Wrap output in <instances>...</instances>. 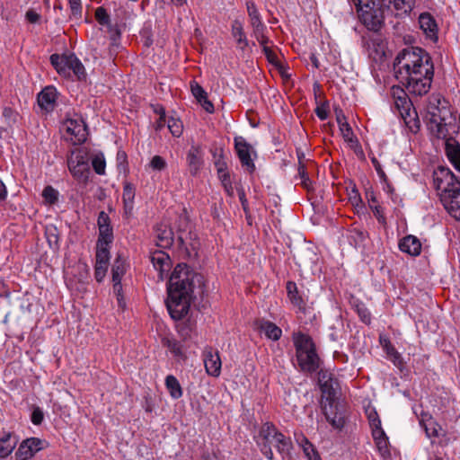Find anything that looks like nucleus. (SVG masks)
Segmentation results:
<instances>
[{
  "mask_svg": "<svg viewBox=\"0 0 460 460\" xmlns=\"http://www.w3.org/2000/svg\"><path fill=\"white\" fill-rule=\"evenodd\" d=\"M135 198V190L129 183L125 184L122 199L126 213H130L133 209V201Z\"/></svg>",
  "mask_w": 460,
  "mask_h": 460,
  "instance_id": "obj_30",
  "label": "nucleus"
},
{
  "mask_svg": "<svg viewBox=\"0 0 460 460\" xmlns=\"http://www.w3.org/2000/svg\"><path fill=\"white\" fill-rule=\"evenodd\" d=\"M17 439L12 435L7 433L0 438V457L4 458L8 456L14 447H16Z\"/></svg>",
  "mask_w": 460,
  "mask_h": 460,
  "instance_id": "obj_23",
  "label": "nucleus"
},
{
  "mask_svg": "<svg viewBox=\"0 0 460 460\" xmlns=\"http://www.w3.org/2000/svg\"><path fill=\"white\" fill-rule=\"evenodd\" d=\"M221 182H222V185L225 189V190L226 191V193L229 195V196H233L234 195V189H233V186H232V182H231V180H230V175L228 172H224L223 174H220V177H219Z\"/></svg>",
  "mask_w": 460,
  "mask_h": 460,
  "instance_id": "obj_48",
  "label": "nucleus"
},
{
  "mask_svg": "<svg viewBox=\"0 0 460 460\" xmlns=\"http://www.w3.org/2000/svg\"><path fill=\"white\" fill-rule=\"evenodd\" d=\"M73 71L79 80L85 78V69L82 62L75 54H70L69 72Z\"/></svg>",
  "mask_w": 460,
  "mask_h": 460,
  "instance_id": "obj_32",
  "label": "nucleus"
},
{
  "mask_svg": "<svg viewBox=\"0 0 460 460\" xmlns=\"http://www.w3.org/2000/svg\"><path fill=\"white\" fill-rule=\"evenodd\" d=\"M393 96L394 98L395 109L403 119L404 122L408 125L410 121L408 119L411 117V102L407 93L400 87L393 88Z\"/></svg>",
  "mask_w": 460,
  "mask_h": 460,
  "instance_id": "obj_9",
  "label": "nucleus"
},
{
  "mask_svg": "<svg viewBox=\"0 0 460 460\" xmlns=\"http://www.w3.org/2000/svg\"><path fill=\"white\" fill-rule=\"evenodd\" d=\"M42 197L49 204H54L58 201V192L52 186H47L42 191Z\"/></svg>",
  "mask_w": 460,
  "mask_h": 460,
  "instance_id": "obj_41",
  "label": "nucleus"
},
{
  "mask_svg": "<svg viewBox=\"0 0 460 460\" xmlns=\"http://www.w3.org/2000/svg\"><path fill=\"white\" fill-rule=\"evenodd\" d=\"M446 154L455 168L460 172V144L453 137L446 140Z\"/></svg>",
  "mask_w": 460,
  "mask_h": 460,
  "instance_id": "obj_18",
  "label": "nucleus"
},
{
  "mask_svg": "<svg viewBox=\"0 0 460 460\" xmlns=\"http://www.w3.org/2000/svg\"><path fill=\"white\" fill-rule=\"evenodd\" d=\"M287 291L291 303L300 310L305 309V302L303 298L298 296L297 288L295 282L288 281L287 283Z\"/></svg>",
  "mask_w": 460,
  "mask_h": 460,
  "instance_id": "obj_27",
  "label": "nucleus"
},
{
  "mask_svg": "<svg viewBox=\"0 0 460 460\" xmlns=\"http://www.w3.org/2000/svg\"><path fill=\"white\" fill-rule=\"evenodd\" d=\"M149 166L154 171L162 172V171L166 169L167 163H166L165 159L163 158L162 156L155 155V156L152 157V159H151V161L149 163Z\"/></svg>",
  "mask_w": 460,
  "mask_h": 460,
  "instance_id": "obj_42",
  "label": "nucleus"
},
{
  "mask_svg": "<svg viewBox=\"0 0 460 460\" xmlns=\"http://www.w3.org/2000/svg\"><path fill=\"white\" fill-rule=\"evenodd\" d=\"M46 441L38 438H30L23 440L16 451V457L20 460H28L37 452L44 448Z\"/></svg>",
  "mask_w": 460,
  "mask_h": 460,
  "instance_id": "obj_8",
  "label": "nucleus"
},
{
  "mask_svg": "<svg viewBox=\"0 0 460 460\" xmlns=\"http://www.w3.org/2000/svg\"><path fill=\"white\" fill-rule=\"evenodd\" d=\"M95 17L99 23L104 25L110 21L109 14L103 7H99L95 11Z\"/></svg>",
  "mask_w": 460,
  "mask_h": 460,
  "instance_id": "obj_54",
  "label": "nucleus"
},
{
  "mask_svg": "<svg viewBox=\"0 0 460 460\" xmlns=\"http://www.w3.org/2000/svg\"><path fill=\"white\" fill-rule=\"evenodd\" d=\"M339 128L342 134V137H344V139L346 141H349V142L354 141V134H353L352 128H350V126L349 125L348 122L341 123Z\"/></svg>",
  "mask_w": 460,
  "mask_h": 460,
  "instance_id": "obj_46",
  "label": "nucleus"
},
{
  "mask_svg": "<svg viewBox=\"0 0 460 460\" xmlns=\"http://www.w3.org/2000/svg\"><path fill=\"white\" fill-rule=\"evenodd\" d=\"M72 14L76 17L82 15V3L81 0H68Z\"/></svg>",
  "mask_w": 460,
  "mask_h": 460,
  "instance_id": "obj_57",
  "label": "nucleus"
},
{
  "mask_svg": "<svg viewBox=\"0 0 460 460\" xmlns=\"http://www.w3.org/2000/svg\"><path fill=\"white\" fill-rule=\"evenodd\" d=\"M108 269V264L97 263L95 264L94 276L98 282H102L104 279Z\"/></svg>",
  "mask_w": 460,
  "mask_h": 460,
  "instance_id": "obj_50",
  "label": "nucleus"
},
{
  "mask_svg": "<svg viewBox=\"0 0 460 460\" xmlns=\"http://www.w3.org/2000/svg\"><path fill=\"white\" fill-rule=\"evenodd\" d=\"M151 262L154 268L159 273V279H164V273L167 272L171 267V259L167 253L162 251H155L152 253Z\"/></svg>",
  "mask_w": 460,
  "mask_h": 460,
  "instance_id": "obj_13",
  "label": "nucleus"
},
{
  "mask_svg": "<svg viewBox=\"0 0 460 460\" xmlns=\"http://www.w3.org/2000/svg\"><path fill=\"white\" fill-rule=\"evenodd\" d=\"M204 365L207 373L212 376H218L221 373V359L219 353L211 347H208L204 350Z\"/></svg>",
  "mask_w": 460,
  "mask_h": 460,
  "instance_id": "obj_11",
  "label": "nucleus"
},
{
  "mask_svg": "<svg viewBox=\"0 0 460 460\" xmlns=\"http://www.w3.org/2000/svg\"><path fill=\"white\" fill-rule=\"evenodd\" d=\"M328 404L323 403L322 409L327 421L335 429H341L344 426V419L341 414L332 411V407L328 409Z\"/></svg>",
  "mask_w": 460,
  "mask_h": 460,
  "instance_id": "obj_24",
  "label": "nucleus"
},
{
  "mask_svg": "<svg viewBox=\"0 0 460 460\" xmlns=\"http://www.w3.org/2000/svg\"><path fill=\"white\" fill-rule=\"evenodd\" d=\"M110 223H111V220H110L108 214L105 213L104 211H101L99 213L98 220H97L98 227L102 228V227L111 226Z\"/></svg>",
  "mask_w": 460,
  "mask_h": 460,
  "instance_id": "obj_59",
  "label": "nucleus"
},
{
  "mask_svg": "<svg viewBox=\"0 0 460 460\" xmlns=\"http://www.w3.org/2000/svg\"><path fill=\"white\" fill-rule=\"evenodd\" d=\"M58 93L55 87L47 86L38 94L39 106L46 111H52L56 106Z\"/></svg>",
  "mask_w": 460,
  "mask_h": 460,
  "instance_id": "obj_12",
  "label": "nucleus"
},
{
  "mask_svg": "<svg viewBox=\"0 0 460 460\" xmlns=\"http://www.w3.org/2000/svg\"><path fill=\"white\" fill-rule=\"evenodd\" d=\"M334 378L332 377V375L329 373L328 371L321 370L318 373V383L320 387L323 385H327L328 383H332Z\"/></svg>",
  "mask_w": 460,
  "mask_h": 460,
  "instance_id": "obj_56",
  "label": "nucleus"
},
{
  "mask_svg": "<svg viewBox=\"0 0 460 460\" xmlns=\"http://www.w3.org/2000/svg\"><path fill=\"white\" fill-rule=\"evenodd\" d=\"M126 272V264L119 257L117 258L112 265L111 274L112 281L121 282V278Z\"/></svg>",
  "mask_w": 460,
  "mask_h": 460,
  "instance_id": "obj_34",
  "label": "nucleus"
},
{
  "mask_svg": "<svg viewBox=\"0 0 460 460\" xmlns=\"http://www.w3.org/2000/svg\"><path fill=\"white\" fill-rule=\"evenodd\" d=\"M190 172L196 175L202 166V149L200 146L192 145L187 154Z\"/></svg>",
  "mask_w": 460,
  "mask_h": 460,
  "instance_id": "obj_15",
  "label": "nucleus"
},
{
  "mask_svg": "<svg viewBox=\"0 0 460 460\" xmlns=\"http://www.w3.org/2000/svg\"><path fill=\"white\" fill-rule=\"evenodd\" d=\"M389 4H394L396 10L411 11L414 4V0H388Z\"/></svg>",
  "mask_w": 460,
  "mask_h": 460,
  "instance_id": "obj_43",
  "label": "nucleus"
},
{
  "mask_svg": "<svg viewBox=\"0 0 460 460\" xmlns=\"http://www.w3.org/2000/svg\"><path fill=\"white\" fill-rule=\"evenodd\" d=\"M429 128L432 133L438 138H446L447 135V128L446 124L443 123V119L440 118L433 117L430 119Z\"/></svg>",
  "mask_w": 460,
  "mask_h": 460,
  "instance_id": "obj_28",
  "label": "nucleus"
},
{
  "mask_svg": "<svg viewBox=\"0 0 460 460\" xmlns=\"http://www.w3.org/2000/svg\"><path fill=\"white\" fill-rule=\"evenodd\" d=\"M258 444L262 454L269 460H273L272 447L282 455L288 454L292 447L290 438H286L270 423H265L261 426L258 434Z\"/></svg>",
  "mask_w": 460,
  "mask_h": 460,
  "instance_id": "obj_4",
  "label": "nucleus"
},
{
  "mask_svg": "<svg viewBox=\"0 0 460 460\" xmlns=\"http://www.w3.org/2000/svg\"><path fill=\"white\" fill-rule=\"evenodd\" d=\"M298 177L301 180L300 184L303 186V188H305L308 191L313 190V181L310 180L308 176V172L306 171L305 166L301 164L298 168Z\"/></svg>",
  "mask_w": 460,
  "mask_h": 460,
  "instance_id": "obj_38",
  "label": "nucleus"
},
{
  "mask_svg": "<svg viewBox=\"0 0 460 460\" xmlns=\"http://www.w3.org/2000/svg\"><path fill=\"white\" fill-rule=\"evenodd\" d=\"M262 50L270 63L277 66H281L277 54L270 47H265Z\"/></svg>",
  "mask_w": 460,
  "mask_h": 460,
  "instance_id": "obj_53",
  "label": "nucleus"
},
{
  "mask_svg": "<svg viewBox=\"0 0 460 460\" xmlns=\"http://www.w3.org/2000/svg\"><path fill=\"white\" fill-rule=\"evenodd\" d=\"M339 385L336 379L332 381V383H328L327 385H323L320 387L322 392L323 403H326L330 408L333 407V402L335 401L337 393H338Z\"/></svg>",
  "mask_w": 460,
  "mask_h": 460,
  "instance_id": "obj_21",
  "label": "nucleus"
},
{
  "mask_svg": "<svg viewBox=\"0 0 460 460\" xmlns=\"http://www.w3.org/2000/svg\"><path fill=\"white\" fill-rule=\"evenodd\" d=\"M66 134L74 145L82 144L86 140V125L81 119H69L65 122Z\"/></svg>",
  "mask_w": 460,
  "mask_h": 460,
  "instance_id": "obj_7",
  "label": "nucleus"
},
{
  "mask_svg": "<svg viewBox=\"0 0 460 460\" xmlns=\"http://www.w3.org/2000/svg\"><path fill=\"white\" fill-rule=\"evenodd\" d=\"M50 63L59 75L69 76L70 54H52Z\"/></svg>",
  "mask_w": 460,
  "mask_h": 460,
  "instance_id": "obj_19",
  "label": "nucleus"
},
{
  "mask_svg": "<svg viewBox=\"0 0 460 460\" xmlns=\"http://www.w3.org/2000/svg\"><path fill=\"white\" fill-rule=\"evenodd\" d=\"M190 88L193 96L197 99L198 102H201L200 99H204V96L207 95V93L204 91V89L196 82L191 83Z\"/></svg>",
  "mask_w": 460,
  "mask_h": 460,
  "instance_id": "obj_51",
  "label": "nucleus"
},
{
  "mask_svg": "<svg viewBox=\"0 0 460 460\" xmlns=\"http://www.w3.org/2000/svg\"><path fill=\"white\" fill-rule=\"evenodd\" d=\"M44 413L40 407H35L31 413V422L34 425H40L43 421Z\"/></svg>",
  "mask_w": 460,
  "mask_h": 460,
  "instance_id": "obj_58",
  "label": "nucleus"
},
{
  "mask_svg": "<svg viewBox=\"0 0 460 460\" xmlns=\"http://www.w3.org/2000/svg\"><path fill=\"white\" fill-rule=\"evenodd\" d=\"M296 358L303 371L314 372L319 367V357L312 339L304 333L293 335Z\"/></svg>",
  "mask_w": 460,
  "mask_h": 460,
  "instance_id": "obj_5",
  "label": "nucleus"
},
{
  "mask_svg": "<svg viewBox=\"0 0 460 460\" xmlns=\"http://www.w3.org/2000/svg\"><path fill=\"white\" fill-rule=\"evenodd\" d=\"M246 8L248 16L250 18L251 26H254L262 23L260 13L252 1H249L246 3Z\"/></svg>",
  "mask_w": 460,
  "mask_h": 460,
  "instance_id": "obj_36",
  "label": "nucleus"
},
{
  "mask_svg": "<svg viewBox=\"0 0 460 460\" xmlns=\"http://www.w3.org/2000/svg\"><path fill=\"white\" fill-rule=\"evenodd\" d=\"M384 349L386 352L389 359L394 363V365L402 370L404 367L403 358H402L401 354L396 350V349L392 345L390 341H386V343L384 344Z\"/></svg>",
  "mask_w": 460,
  "mask_h": 460,
  "instance_id": "obj_26",
  "label": "nucleus"
},
{
  "mask_svg": "<svg viewBox=\"0 0 460 460\" xmlns=\"http://www.w3.org/2000/svg\"><path fill=\"white\" fill-rule=\"evenodd\" d=\"M420 29L430 39H437L438 26L434 18L427 13H421L419 18Z\"/></svg>",
  "mask_w": 460,
  "mask_h": 460,
  "instance_id": "obj_20",
  "label": "nucleus"
},
{
  "mask_svg": "<svg viewBox=\"0 0 460 460\" xmlns=\"http://www.w3.org/2000/svg\"><path fill=\"white\" fill-rule=\"evenodd\" d=\"M425 431L428 437H438V429L435 427V423L430 421L429 425H425Z\"/></svg>",
  "mask_w": 460,
  "mask_h": 460,
  "instance_id": "obj_62",
  "label": "nucleus"
},
{
  "mask_svg": "<svg viewBox=\"0 0 460 460\" xmlns=\"http://www.w3.org/2000/svg\"><path fill=\"white\" fill-rule=\"evenodd\" d=\"M112 282H113V293L117 296L118 305L122 310H124L125 307H126V303L124 301V297H123V295H122V285H121V282H119V281H112Z\"/></svg>",
  "mask_w": 460,
  "mask_h": 460,
  "instance_id": "obj_44",
  "label": "nucleus"
},
{
  "mask_svg": "<svg viewBox=\"0 0 460 460\" xmlns=\"http://www.w3.org/2000/svg\"><path fill=\"white\" fill-rule=\"evenodd\" d=\"M110 245H105L102 243L96 244V262L108 264L110 260Z\"/></svg>",
  "mask_w": 460,
  "mask_h": 460,
  "instance_id": "obj_35",
  "label": "nucleus"
},
{
  "mask_svg": "<svg viewBox=\"0 0 460 460\" xmlns=\"http://www.w3.org/2000/svg\"><path fill=\"white\" fill-rule=\"evenodd\" d=\"M191 300V296H180L174 297L172 293H168L166 307L171 317L176 321L181 320L189 313Z\"/></svg>",
  "mask_w": 460,
  "mask_h": 460,
  "instance_id": "obj_6",
  "label": "nucleus"
},
{
  "mask_svg": "<svg viewBox=\"0 0 460 460\" xmlns=\"http://www.w3.org/2000/svg\"><path fill=\"white\" fill-rule=\"evenodd\" d=\"M357 312L362 322H364L367 324H369L371 322V315L367 307H365L364 305H357Z\"/></svg>",
  "mask_w": 460,
  "mask_h": 460,
  "instance_id": "obj_52",
  "label": "nucleus"
},
{
  "mask_svg": "<svg viewBox=\"0 0 460 460\" xmlns=\"http://www.w3.org/2000/svg\"><path fill=\"white\" fill-rule=\"evenodd\" d=\"M93 167L96 173L103 174L105 172V161L98 156L94 157L92 162Z\"/></svg>",
  "mask_w": 460,
  "mask_h": 460,
  "instance_id": "obj_55",
  "label": "nucleus"
},
{
  "mask_svg": "<svg viewBox=\"0 0 460 460\" xmlns=\"http://www.w3.org/2000/svg\"><path fill=\"white\" fill-rule=\"evenodd\" d=\"M305 446L304 447V452L307 456L308 460H321L319 454L314 449L313 445L306 438H305Z\"/></svg>",
  "mask_w": 460,
  "mask_h": 460,
  "instance_id": "obj_45",
  "label": "nucleus"
},
{
  "mask_svg": "<svg viewBox=\"0 0 460 460\" xmlns=\"http://www.w3.org/2000/svg\"><path fill=\"white\" fill-rule=\"evenodd\" d=\"M261 330L264 334L273 341H278L282 333V331L275 323L270 322H265L261 325Z\"/></svg>",
  "mask_w": 460,
  "mask_h": 460,
  "instance_id": "obj_31",
  "label": "nucleus"
},
{
  "mask_svg": "<svg viewBox=\"0 0 460 460\" xmlns=\"http://www.w3.org/2000/svg\"><path fill=\"white\" fill-rule=\"evenodd\" d=\"M396 79L409 93L422 96L431 87L434 66L429 54L419 47H409L398 53L394 62Z\"/></svg>",
  "mask_w": 460,
  "mask_h": 460,
  "instance_id": "obj_1",
  "label": "nucleus"
},
{
  "mask_svg": "<svg viewBox=\"0 0 460 460\" xmlns=\"http://www.w3.org/2000/svg\"><path fill=\"white\" fill-rule=\"evenodd\" d=\"M166 346L168 347L170 351L173 353L175 356L179 357L183 355L182 348L179 341L175 340H167Z\"/></svg>",
  "mask_w": 460,
  "mask_h": 460,
  "instance_id": "obj_49",
  "label": "nucleus"
},
{
  "mask_svg": "<svg viewBox=\"0 0 460 460\" xmlns=\"http://www.w3.org/2000/svg\"><path fill=\"white\" fill-rule=\"evenodd\" d=\"M113 240V232L111 226L99 228V237L97 243L110 245Z\"/></svg>",
  "mask_w": 460,
  "mask_h": 460,
  "instance_id": "obj_39",
  "label": "nucleus"
},
{
  "mask_svg": "<svg viewBox=\"0 0 460 460\" xmlns=\"http://www.w3.org/2000/svg\"><path fill=\"white\" fill-rule=\"evenodd\" d=\"M17 112L10 107H4L3 110V117L8 125L14 124L17 120Z\"/></svg>",
  "mask_w": 460,
  "mask_h": 460,
  "instance_id": "obj_47",
  "label": "nucleus"
},
{
  "mask_svg": "<svg viewBox=\"0 0 460 460\" xmlns=\"http://www.w3.org/2000/svg\"><path fill=\"white\" fill-rule=\"evenodd\" d=\"M189 226V221L186 217L181 216L179 217V234L177 236V241L179 243V246L181 248L188 249L187 240L188 236L184 235L182 232L187 230Z\"/></svg>",
  "mask_w": 460,
  "mask_h": 460,
  "instance_id": "obj_33",
  "label": "nucleus"
},
{
  "mask_svg": "<svg viewBox=\"0 0 460 460\" xmlns=\"http://www.w3.org/2000/svg\"><path fill=\"white\" fill-rule=\"evenodd\" d=\"M234 147L242 165L245 166L249 172H253L255 164L251 158V145L243 137H234Z\"/></svg>",
  "mask_w": 460,
  "mask_h": 460,
  "instance_id": "obj_10",
  "label": "nucleus"
},
{
  "mask_svg": "<svg viewBox=\"0 0 460 460\" xmlns=\"http://www.w3.org/2000/svg\"><path fill=\"white\" fill-rule=\"evenodd\" d=\"M399 249L411 256H418L421 252V243L415 235H406L399 242Z\"/></svg>",
  "mask_w": 460,
  "mask_h": 460,
  "instance_id": "obj_14",
  "label": "nucleus"
},
{
  "mask_svg": "<svg viewBox=\"0 0 460 460\" xmlns=\"http://www.w3.org/2000/svg\"><path fill=\"white\" fill-rule=\"evenodd\" d=\"M68 167L70 172L78 178L86 177L84 175V172L88 170V164L84 161H83V157L81 159H78L76 156L75 158H69L68 159Z\"/></svg>",
  "mask_w": 460,
  "mask_h": 460,
  "instance_id": "obj_25",
  "label": "nucleus"
},
{
  "mask_svg": "<svg viewBox=\"0 0 460 460\" xmlns=\"http://www.w3.org/2000/svg\"><path fill=\"white\" fill-rule=\"evenodd\" d=\"M165 385L168 389L170 395L174 399H179L182 395L181 386L177 378L172 375L167 376L165 378Z\"/></svg>",
  "mask_w": 460,
  "mask_h": 460,
  "instance_id": "obj_29",
  "label": "nucleus"
},
{
  "mask_svg": "<svg viewBox=\"0 0 460 460\" xmlns=\"http://www.w3.org/2000/svg\"><path fill=\"white\" fill-rule=\"evenodd\" d=\"M167 127L173 137H179L182 134V123L179 119L170 118L167 120Z\"/></svg>",
  "mask_w": 460,
  "mask_h": 460,
  "instance_id": "obj_40",
  "label": "nucleus"
},
{
  "mask_svg": "<svg viewBox=\"0 0 460 460\" xmlns=\"http://www.w3.org/2000/svg\"><path fill=\"white\" fill-rule=\"evenodd\" d=\"M202 286V276L195 272L185 263H179L171 274L168 283V293L174 297L188 296L193 297L195 288Z\"/></svg>",
  "mask_w": 460,
  "mask_h": 460,
  "instance_id": "obj_3",
  "label": "nucleus"
},
{
  "mask_svg": "<svg viewBox=\"0 0 460 460\" xmlns=\"http://www.w3.org/2000/svg\"><path fill=\"white\" fill-rule=\"evenodd\" d=\"M215 166L217 170L218 177H220V174H223L226 172V163L224 161L222 155L219 156L217 160L215 161Z\"/></svg>",
  "mask_w": 460,
  "mask_h": 460,
  "instance_id": "obj_61",
  "label": "nucleus"
},
{
  "mask_svg": "<svg viewBox=\"0 0 460 460\" xmlns=\"http://www.w3.org/2000/svg\"><path fill=\"white\" fill-rule=\"evenodd\" d=\"M364 25L370 31H378L383 24V17L379 10L366 11L361 14Z\"/></svg>",
  "mask_w": 460,
  "mask_h": 460,
  "instance_id": "obj_17",
  "label": "nucleus"
},
{
  "mask_svg": "<svg viewBox=\"0 0 460 460\" xmlns=\"http://www.w3.org/2000/svg\"><path fill=\"white\" fill-rule=\"evenodd\" d=\"M434 187L447 211L460 221V181L445 167H438L433 173Z\"/></svg>",
  "mask_w": 460,
  "mask_h": 460,
  "instance_id": "obj_2",
  "label": "nucleus"
},
{
  "mask_svg": "<svg viewBox=\"0 0 460 460\" xmlns=\"http://www.w3.org/2000/svg\"><path fill=\"white\" fill-rule=\"evenodd\" d=\"M231 33H232L233 38L235 40L236 43L238 44V47L240 49L243 50L246 47H248V45H249L248 40L243 31V23L240 21L234 20L232 22Z\"/></svg>",
  "mask_w": 460,
  "mask_h": 460,
  "instance_id": "obj_22",
  "label": "nucleus"
},
{
  "mask_svg": "<svg viewBox=\"0 0 460 460\" xmlns=\"http://www.w3.org/2000/svg\"><path fill=\"white\" fill-rule=\"evenodd\" d=\"M252 34L253 36L255 37L256 40H259L260 38H262L264 34V31L266 30V26L262 23H260L257 25H254V26H252Z\"/></svg>",
  "mask_w": 460,
  "mask_h": 460,
  "instance_id": "obj_63",
  "label": "nucleus"
},
{
  "mask_svg": "<svg viewBox=\"0 0 460 460\" xmlns=\"http://www.w3.org/2000/svg\"><path fill=\"white\" fill-rule=\"evenodd\" d=\"M368 420L372 429L381 427V420L378 418L376 411H371L368 413Z\"/></svg>",
  "mask_w": 460,
  "mask_h": 460,
  "instance_id": "obj_60",
  "label": "nucleus"
},
{
  "mask_svg": "<svg viewBox=\"0 0 460 460\" xmlns=\"http://www.w3.org/2000/svg\"><path fill=\"white\" fill-rule=\"evenodd\" d=\"M195 324L190 321H186L178 325V332L182 340L187 341L191 339Z\"/></svg>",
  "mask_w": 460,
  "mask_h": 460,
  "instance_id": "obj_37",
  "label": "nucleus"
},
{
  "mask_svg": "<svg viewBox=\"0 0 460 460\" xmlns=\"http://www.w3.org/2000/svg\"><path fill=\"white\" fill-rule=\"evenodd\" d=\"M315 113L320 119H322V120L326 119L328 117L327 106L324 104H323L321 106H317L315 109Z\"/></svg>",
  "mask_w": 460,
  "mask_h": 460,
  "instance_id": "obj_64",
  "label": "nucleus"
},
{
  "mask_svg": "<svg viewBox=\"0 0 460 460\" xmlns=\"http://www.w3.org/2000/svg\"><path fill=\"white\" fill-rule=\"evenodd\" d=\"M157 245L162 248H169L173 243V232L172 228L164 223H161L155 227Z\"/></svg>",
  "mask_w": 460,
  "mask_h": 460,
  "instance_id": "obj_16",
  "label": "nucleus"
}]
</instances>
